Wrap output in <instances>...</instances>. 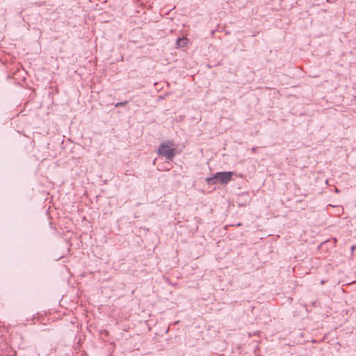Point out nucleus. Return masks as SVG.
Returning a JSON list of instances; mask_svg holds the SVG:
<instances>
[{
  "mask_svg": "<svg viewBox=\"0 0 356 356\" xmlns=\"http://www.w3.org/2000/svg\"><path fill=\"white\" fill-rule=\"evenodd\" d=\"M189 42V40L187 38H179L176 41V45L178 48L186 47Z\"/></svg>",
  "mask_w": 356,
  "mask_h": 356,
  "instance_id": "3",
  "label": "nucleus"
},
{
  "mask_svg": "<svg viewBox=\"0 0 356 356\" xmlns=\"http://www.w3.org/2000/svg\"><path fill=\"white\" fill-rule=\"evenodd\" d=\"M335 192H336V193H339V190L338 188H335Z\"/></svg>",
  "mask_w": 356,
  "mask_h": 356,
  "instance_id": "6",
  "label": "nucleus"
},
{
  "mask_svg": "<svg viewBox=\"0 0 356 356\" xmlns=\"http://www.w3.org/2000/svg\"><path fill=\"white\" fill-rule=\"evenodd\" d=\"M127 104V101L121 102H118V103H116V104H115V107L124 106H125Z\"/></svg>",
  "mask_w": 356,
  "mask_h": 356,
  "instance_id": "4",
  "label": "nucleus"
},
{
  "mask_svg": "<svg viewBox=\"0 0 356 356\" xmlns=\"http://www.w3.org/2000/svg\"><path fill=\"white\" fill-rule=\"evenodd\" d=\"M232 175V172H216L212 177L207 178L206 181L209 185H213L218 183L225 185L231 181Z\"/></svg>",
  "mask_w": 356,
  "mask_h": 356,
  "instance_id": "2",
  "label": "nucleus"
},
{
  "mask_svg": "<svg viewBox=\"0 0 356 356\" xmlns=\"http://www.w3.org/2000/svg\"><path fill=\"white\" fill-rule=\"evenodd\" d=\"M157 153L160 156L165 157L168 161H172L176 154V148L174 147V142L168 140L162 143L157 149Z\"/></svg>",
  "mask_w": 356,
  "mask_h": 356,
  "instance_id": "1",
  "label": "nucleus"
},
{
  "mask_svg": "<svg viewBox=\"0 0 356 356\" xmlns=\"http://www.w3.org/2000/svg\"><path fill=\"white\" fill-rule=\"evenodd\" d=\"M351 250H352V251H353V250H355V246H354V245H353V246L351 247Z\"/></svg>",
  "mask_w": 356,
  "mask_h": 356,
  "instance_id": "7",
  "label": "nucleus"
},
{
  "mask_svg": "<svg viewBox=\"0 0 356 356\" xmlns=\"http://www.w3.org/2000/svg\"><path fill=\"white\" fill-rule=\"evenodd\" d=\"M257 147H254L251 149V152L252 153H256L257 152Z\"/></svg>",
  "mask_w": 356,
  "mask_h": 356,
  "instance_id": "5",
  "label": "nucleus"
}]
</instances>
